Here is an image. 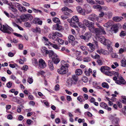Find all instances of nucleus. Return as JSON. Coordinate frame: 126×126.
<instances>
[{
  "label": "nucleus",
  "instance_id": "nucleus-52",
  "mask_svg": "<svg viewBox=\"0 0 126 126\" xmlns=\"http://www.w3.org/2000/svg\"><path fill=\"white\" fill-rule=\"evenodd\" d=\"M111 73L110 71H106L105 73V74L106 75L110 77L112 76V74Z\"/></svg>",
  "mask_w": 126,
  "mask_h": 126
},
{
  "label": "nucleus",
  "instance_id": "nucleus-4",
  "mask_svg": "<svg viewBox=\"0 0 126 126\" xmlns=\"http://www.w3.org/2000/svg\"><path fill=\"white\" fill-rule=\"evenodd\" d=\"M92 36V34L91 32H88L85 33L84 35L80 36V38L84 40L85 42L89 41Z\"/></svg>",
  "mask_w": 126,
  "mask_h": 126
},
{
  "label": "nucleus",
  "instance_id": "nucleus-23",
  "mask_svg": "<svg viewBox=\"0 0 126 126\" xmlns=\"http://www.w3.org/2000/svg\"><path fill=\"white\" fill-rule=\"evenodd\" d=\"M95 24L98 27H99V28L100 29V30H101V32H102V34H106V32L103 27L101 26L99 24L97 23H96Z\"/></svg>",
  "mask_w": 126,
  "mask_h": 126
},
{
  "label": "nucleus",
  "instance_id": "nucleus-38",
  "mask_svg": "<svg viewBox=\"0 0 126 126\" xmlns=\"http://www.w3.org/2000/svg\"><path fill=\"white\" fill-rule=\"evenodd\" d=\"M83 97L81 96H79L77 97V100L80 102H82L83 101Z\"/></svg>",
  "mask_w": 126,
  "mask_h": 126
},
{
  "label": "nucleus",
  "instance_id": "nucleus-21",
  "mask_svg": "<svg viewBox=\"0 0 126 126\" xmlns=\"http://www.w3.org/2000/svg\"><path fill=\"white\" fill-rule=\"evenodd\" d=\"M87 45L89 46V48L91 49L90 50L91 52H93L95 49V47L91 43H89L87 44Z\"/></svg>",
  "mask_w": 126,
  "mask_h": 126
},
{
  "label": "nucleus",
  "instance_id": "nucleus-1",
  "mask_svg": "<svg viewBox=\"0 0 126 126\" xmlns=\"http://www.w3.org/2000/svg\"><path fill=\"white\" fill-rule=\"evenodd\" d=\"M71 21V22L70 24V25L72 27L77 28V24L79 25V26L80 28H82L84 30H85L86 28L85 26L81 24V23H79V19L77 16H73L71 19V20L70 19H68Z\"/></svg>",
  "mask_w": 126,
  "mask_h": 126
},
{
  "label": "nucleus",
  "instance_id": "nucleus-32",
  "mask_svg": "<svg viewBox=\"0 0 126 126\" xmlns=\"http://www.w3.org/2000/svg\"><path fill=\"white\" fill-rule=\"evenodd\" d=\"M101 85L102 87L104 88H106L107 89H108L109 87V86L108 83L105 82L102 83Z\"/></svg>",
  "mask_w": 126,
  "mask_h": 126
},
{
  "label": "nucleus",
  "instance_id": "nucleus-58",
  "mask_svg": "<svg viewBox=\"0 0 126 126\" xmlns=\"http://www.w3.org/2000/svg\"><path fill=\"white\" fill-rule=\"evenodd\" d=\"M28 66L27 65H25L23 66L22 69L26 71L28 69Z\"/></svg>",
  "mask_w": 126,
  "mask_h": 126
},
{
  "label": "nucleus",
  "instance_id": "nucleus-54",
  "mask_svg": "<svg viewBox=\"0 0 126 126\" xmlns=\"http://www.w3.org/2000/svg\"><path fill=\"white\" fill-rule=\"evenodd\" d=\"M24 25L25 26L27 27H31V25L29 23L26 22L24 23Z\"/></svg>",
  "mask_w": 126,
  "mask_h": 126
},
{
  "label": "nucleus",
  "instance_id": "nucleus-13",
  "mask_svg": "<svg viewBox=\"0 0 126 126\" xmlns=\"http://www.w3.org/2000/svg\"><path fill=\"white\" fill-rule=\"evenodd\" d=\"M48 37L50 39L55 41H57L59 38L54 32H53L52 34H49L48 35Z\"/></svg>",
  "mask_w": 126,
  "mask_h": 126
},
{
  "label": "nucleus",
  "instance_id": "nucleus-57",
  "mask_svg": "<svg viewBox=\"0 0 126 126\" xmlns=\"http://www.w3.org/2000/svg\"><path fill=\"white\" fill-rule=\"evenodd\" d=\"M20 7L21 10H19V11L22 12L23 11L24 12L26 11V9L25 7L21 6Z\"/></svg>",
  "mask_w": 126,
  "mask_h": 126
},
{
  "label": "nucleus",
  "instance_id": "nucleus-60",
  "mask_svg": "<svg viewBox=\"0 0 126 126\" xmlns=\"http://www.w3.org/2000/svg\"><path fill=\"white\" fill-rule=\"evenodd\" d=\"M75 113H79V114H80L81 113V112L80 110V109H76L75 111Z\"/></svg>",
  "mask_w": 126,
  "mask_h": 126
},
{
  "label": "nucleus",
  "instance_id": "nucleus-31",
  "mask_svg": "<svg viewBox=\"0 0 126 126\" xmlns=\"http://www.w3.org/2000/svg\"><path fill=\"white\" fill-rule=\"evenodd\" d=\"M52 20L53 21H54L55 23H57L58 24L61 23V22L60 20L58 18L55 17L54 18H53L52 19Z\"/></svg>",
  "mask_w": 126,
  "mask_h": 126
},
{
  "label": "nucleus",
  "instance_id": "nucleus-37",
  "mask_svg": "<svg viewBox=\"0 0 126 126\" xmlns=\"http://www.w3.org/2000/svg\"><path fill=\"white\" fill-rule=\"evenodd\" d=\"M98 3L101 5H103L104 3L103 0H95Z\"/></svg>",
  "mask_w": 126,
  "mask_h": 126
},
{
  "label": "nucleus",
  "instance_id": "nucleus-10",
  "mask_svg": "<svg viewBox=\"0 0 126 126\" xmlns=\"http://www.w3.org/2000/svg\"><path fill=\"white\" fill-rule=\"evenodd\" d=\"M89 19L90 20L94 22L95 20L98 21L99 19V17L97 15L95 14H93L90 15L89 16Z\"/></svg>",
  "mask_w": 126,
  "mask_h": 126
},
{
  "label": "nucleus",
  "instance_id": "nucleus-34",
  "mask_svg": "<svg viewBox=\"0 0 126 126\" xmlns=\"http://www.w3.org/2000/svg\"><path fill=\"white\" fill-rule=\"evenodd\" d=\"M113 120L115 124L117 125H118L120 122V119L119 118L117 117L114 118L113 119Z\"/></svg>",
  "mask_w": 126,
  "mask_h": 126
},
{
  "label": "nucleus",
  "instance_id": "nucleus-22",
  "mask_svg": "<svg viewBox=\"0 0 126 126\" xmlns=\"http://www.w3.org/2000/svg\"><path fill=\"white\" fill-rule=\"evenodd\" d=\"M107 41H108V42H107L106 43V45H107L108 48V50L110 51H112L113 49L110 46V45L111 44V42L110 40Z\"/></svg>",
  "mask_w": 126,
  "mask_h": 126
},
{
  "label": "nucleus",
  "instance_id": "nucleus-40",
  "mask_svg": "<svg viewBox=\"0 0 126 126\" xmlns=\"http://www.w3.org/2000/svg\"><path fill=\"white\" fill-rule=\"evenodd\" d=\"M126 35V32L122 31L120 33V36L121 37L124 36Z\"/></svg>",
  "mask_w": 126,
  "mask_h": 126
},
{
  "label": "nucleus",
  "instance_id": "nucleus-9",
  "mask_svg": "<svg viewBox=\"0 0 126 126\" xmlns=\"http://www.w3.org/2000/svg\"><path fill=\"white\" fill-rule=\"evenodd\" d=\"M98 38L100 42L105 45H106V43L108 42L107 41L109 40L108 39H106L105 37L103 36L98 37Z\"/></svg>",
  "mask_w": 126,
  "mask_h": 126
},
{
  "label": "nucleus",
  "instance_id": "nucleus-39",
  "mask_svg": "<svg viewBox=\"0 0 126 126\" xmlns=\"http://www.w3.org/2000/svg\"><path fill=\"white\" fill-rule=\"evenodd\" d=\"M27 82L29 83L30 84H32L33 81V79L32 78L29 77L27 79Z\"/></svg>",
  "mask_w": 126,
  "mask_h": 126
},
{
  "label": "nucleus",
  "instance_id": "nucleus-45",
  "mask_svg": "<svg viewBox=\"0 0 126 126\" xmlns=\"http://www.w3.org/2000/svg\"><path fill=\"white\" fill-rule=\"evenodd\" d=\"M3 1L4 3H5L8 5L11 6L12 5L11 3H8V1L7 0H2Z\"/></svg>",
  "mask_w": 126,
  "mask_h": 126
},
{
  "label": "nucleus",
  "instance_id": "nucleus-5",
  "mask_svg": "<svg viewBox=\"0 0 126 126\" xmlns=\"http://www.w3.org/2000/svg\"><path fill=\"white\" fill-rule=\"evenodd\" d=\"M1 31L4 33L10 34L11 33V32H13L14 31V30L11 27L8 25L6 26L3 25V28L2 29H1Z\"/></svg>",
  "mask_w": 126,
  "mask_h": 126
},
{
  "label": "nucleus",
  "instance_id": "nucleus-43",
  "mask_svg": "<svg viewBox=\"0 0 126 126\" xmlns=\"http://www.w3.org/2000/svg\"><path fill=\"white\" fill-rule=\"evenodd\" d=\"M106 15L108 16L109 18H110L112 17V13L111 12H109L106 14Z\"/></svg>",
  "mask_w": 126,
  "mask_h": 126
},
{
  "label": "nucleus",
  "instance_id": "nucleus-14",
  "mask_svg": "<svg viewBox=\"0 0 126 126\" xmlns=\"http://www.w3.org/2000/svg\"><path fill=\"white\" fill-rule=\"evenodd\" d=\"M75 38L73 35H69L68 36V41L70 42H72V44L73 46L74 45V44L75 43H78V42L76 41H75L73 42V41L75 40Z\"/></svg>",
  "mask_w": 126,
  "mask_h": 126
},
{
  "label": "nucleus",
  "instance_id": "nucleus-46",
  "mask_svg": "<svg viewBox=\"0 0 126 126\" xmlns=\"http://www.w3.org/2000/svg\"><path fill=\"white\" fill-rule=\"evenodd\" d=\"M58 43L62 45L64 43V41L61 39H59L57 40Z\"/></svg>",
  "mask_w": 126,
  "mask_h": 126
},
{
  "label": "nucleus",
  "instance_id": "nucleus-41",
  "mask_svg": "<svg viewBox=\"0 0 126 126\" xmlns=\"http://www.w3.org/2000/svg\"><path fill=\"white\" fill-rule=\"evenodd\" d=\"M54 33L57 36H58L59 37H62L63 36V35L59 32H56Z\"/></svg>",
  "mask_w": 126,
  "mask_h": 126
},
{
  "label": "nucleus",
  "instance_id": "nucleus-28",
  "mask_svg": "<svg viewBox=\"0 0 126 126\" xmlns=\"http://www.w3.org/2000/svg\"><path fill=\"white\" fill-rule=\"evenodd\" d=\"M75 72L76 74V75L77 76H79L82 73V72L81 69H78L76 70Z\"/></svg>",
  "mask_w": 126,
  "mask_h": 126
},
{
  "label": "nucleus",
  "instance_id": "nucleus-6",
  "mask_svg": "<svg viewBox=\"0 0 126 126\" xmlns=\"http://www.w3.org/2000/svg\"><path fill=\"white\" fill-rule=\"evenodd\" d=\"M89 31L93 33H94L96 35H98L101 34V33H102V32L100 29L99 28H95L94 26V25H93L91 28L89 29Z\"/></svg>",
  "mask_w": 126,
  "mask_h": 126
},
{
  "label": "nucleus",
  "instance_id": "nucleus-29",
  "mask_svg": "<svg viewBox=\"0 0 126 126\" xmlns=\"http://www.w3.org/2000/svg\"><path fill=\"white\" fill-rule=\"evenodd\" d=\"M100 106L105 109H107V104L104 102H101L100 104Z\"/></svg>",
  "mask_w": 126,
  "mask_h": 126
},
{
  "label": "nucleus",
  "instance_id": "nucleus-59",
  "mask_svg": "<svg viewBox=\"0 0 126 126\" xmlns=\"http://www.w3.org/2000/svg\"><path fill=\"white\" fill-rule=\"evenodd\" d=\"M117 104L119 107L120 108L122 107V105L121 102L119 101H117Z\"/></svg>",
  "mask_w": 126,
  "mask_h": 126
},
{
  "label": "nucleus",
  "instance_id": "nucleus-47",
  "mask_svg": "<svg viewBox=\"0 0 126 126\" xmlns=\"http://www.w3.org/2000/svg\"><path fill=\"white\" fill-rule=\"evenodd\" d=\"M59 86L58 84L56 85L54 87V90L55 91H58L59 90Z\"/></svg>",
  "mask_w": 126,
  "mask_h": 126
},
{
  "label": "nucleus",
  "instance_id": "nucleus-64",
  "mask_svg": "<svg viewBox=\"0 0 126 126\" xmlns=\"http://www.w3.org/2000/svg\"><path fill=\"white\" fill-rule=\"evenodd\" d=\"M32 122V121L30 119H28L27 121V123L28 125H30Z\"/></svg>",
  "mask_w": 126,
  "mask_h": 126
},
{
  "label": "nucleus",
  "instance_id": "nucleus-12",
  "mask_svg": "<svg viewBox=\"0 0 126 126\" xmlns=\"http://www.w3.org/2000/svg\"><path fill=\"white\" fill-rule=\"evenodd\" d=\"M39 66L41 68H44L46 66V64L45 61L42 59L39 60Z\"/></svg>",
  "mask_w": 126,
  "mask_h": 126
},
{
  "label": "nucleus",
  "instance_id": "nucleus-42",
  "mask_svg": "<svg viewBox=\"0 0 126 126\" xmlns=\"http://www.w3.org/2000/svg\"><path fill=\"white\" fill-rule=\"evenodd\" d=\"M58 27H57V30L60 31L63 30V28L62 26L59 25V24H58Z\"/></svg>",
  "mask_w": 126,
  "mask_h": 126
},
{
  "label": "nucleus",
  "instance_id": "nucleus-17",
  "mask_svg": "<svg viewBox=\"0 0 126 126\" xmlns=\"http://www.w3.org/2000/svg\"><path fill=\"white\" fill-rule=\"evenodd\" d=\"M77 11L83 15H85L86 11L85 10L82 9L80 6H78L77 8Z\"/></svg>",
  "mask_w": 126,
  "mask_h": 126
},
{
  "label": "nucleus",
  "instance_id": "nucleus-33",
  "mask_svg": "<svg viewBox=\"0 0 126 126\" xmlns=\"http://www.w3.org/2000/svg\"><path fill=\"white\" fill-rule=\"evenodd\" d=\"M32 63L35 66H36L38 64V61L35 58H33L32 59Z\"/></svg>",
  "mask_w": 126,
  "mask_h": 126
},
{
  "label": "nucleus",
  "instance_id": "nucleus-49",
  "mask_svg": "<svg viewBox=\"0 0 126 126\" xmlns=\"http://www.w3.org/2000/svg\"><path fill=\"white\" fill-rule=\"evenodd\" d=\"M58 23H57L55 24L54 25H53L52 27V29L54 30H57V27H58Z\"/></svg>",
  "mask_w": 126,
  "mask_h": 126
},
{
  "label": "nucleus",
  "instance_id": "nucleus-11",
  "mask_svg": "<svg viewBox=\"0 0 126 126\" xmlns=\"http://www.w3.org/2000/svg\"><path fill=\"white\" fill-rule=\"evenodd\" d=\"M115 82L119 85L125 84L126 83V81L122 77L118 79Z\"/></svg>",
  "mask_w": 126,
  "mask_h": 126
},
{
  "label": "nucleus",
  "instance_id": "nucleus-24",
  "mask_svg": "<svg viewBox=\"0 0 126 126\" xmlns=\"http://www.w3.org/2000/svg\"><path fill=\"white\" fill-rule=\"evenodd\" d=\"M113 22L112 21L109 20L108 22L105 24L104 25V27H109L112 26V25Z\"/></svg>",
  "mask_w": 126,
  "mask_h": 126
},
{
  "label": "nucleus",
  "instance_id": "nucleus-56",
  "mask_svg": "<svg viewBox=\"0 0 126 126\" xmlns=\"http://www.w3.org/2000/svg\"><path fill=\"white\" fill-rule=\"evenodd\" d=\"M87 2L91 4H93L95 3V2L93 0H86Z\"/></svg>",
  "mask_w": 126,
  "mask_h": 126
},
{
  "label": "nucleus",
  "instance_id": "nucleus-62",
  "mask_svg": "<svg viewBox=\"0 0 126 126\" xmlns=\"http://www.w3.org/2000/svg\"><path fill=\"white\" fill-rule=\"evenodd\" d=\"M22 4L26 6H30V4L29 3L25 1L23 2Z\"/></svg>",
  "mask_w": 126,
  "mask_h": 126
},
{
  "label": "nucleus",
  "instance_id": "nucleus-36",
  "mask_svg": "<svg viewBox=\"0 0 126 126\" xmlns=\"http://www.w3.org/2000/svg\"><path fill=\"white\" fill-rule=\"evenodd\" d=\"M96 62L99 65H101L103 64L102 61L101 59H98L97 60Z\"/></svg>",
  "mask_w": 126,
  "mask_h": 126
},
{
  "label": "nucleus",
  "instance_id": "nucleus-51",
  "mask_svg": "<svg viewBox=\"0 0 126 126\" xmlns=\"http://www.w3.org/2000/svg\"><path fill=\"white\" fill-rule=\"evenodd\" d=\"M13 33L17 37H19L20 38H22L23 37L22 35L19 34L15 32H14Z\"/></svg>",
  "mask_w": 126,
  "mask_h": 126
},
{
  "label": "nucleus",
  "instance_id": "nucleus-19",
  "mask_svg": "<svg viewBox=\"0 0 126 126\" xmlns=\"http://www.w3.org/2000/svg\"><path fill=\"white\" fill-rule=\"evenodd\" d=\"M49 67L51 70H52L54 69V67L53 65V62L51 60H49L48 61Z\"/></svg>",
  "mask_w": 126,
  "mask_h": 126
},
{
  "label": "nucleus",
  "instance_id": "nucleus-25",
  "mask_svg": "<svg viewBox=\"0 0 126 126\" xmlns=\"http://www.w3.org/2000/svg\"><path fill=\"white\" fill-rule=\"evenodd\" d=\"M121 66L124 67H126V61L125 58H123L121 60Z\"/></svg>",
  "mask_w": 126,
  "mask_h": 126
},
{
  "label": "nucleus",
  "instance_id": "nucleus-30",
  "mask_svg": "<svg viewBox=\"0 0 126 126\" xmlns=\"http://www.w3.org/2000/svg\"><path fill=\"white\" fill-rule=\"evenodd\" d=\"M50 43L51 45V46L55 49H60L59 46H58L56 44H52L51 43Z\"/></svg>",
  "mask_w": 126,
  "mask_h": 126
},
{
  "label": "nucleus",
  "instance_id": "nucleus-15",
  "mask_svg": "<svg viewBox=\"0 0 126 126\" xmlns=\"http://www.w3.org/2000/svg\"><path fill=\"white\" fill-rule=\"evenodd\" d=\"M118 27L117 24H115L111 28L110 31L114 33H117L118 31Z\"/></svg>",
  "mask_w": 126,
  "mask_h": 126
},
{
  "label": "nucleus",
  "instance_id": "nucleus-18",
  "mask_svg": "<svg viewBox=\"0 0 126 126\" xmlns=\"http://www.w3.org/2000/svg\"><path fill=\"white\" fill-rule=\"evenodd\" d=\"M54 57H52V61L54 63L56 64H57L60 62V60L58 56L57 55Z\"/></svg>",
  "mask_w": 126,
  "mask_h": 126
},
{
  "label": "nucleus",
  "instance_id": "nucleus-26",
  "mask_svg": "<svg viewBox=\"0 0 126 126\" xmlns=\"http://www.w3.org/2000/svg\"><path fill=\"white\" fill-rule=\"evenodd\" d=\"M123 19L122 17H120L118 16L114 17L113 18V20L116 22H118L121 21Z\"/></svg>",
  "mask_w": 126,
  "mask_h": 126
},
{
  "label": "nucleus",
  "instance_id": "nucleus-63",
  "mask_svg": "<svg viewBox=\"0 0 126 126\" xmlns=\"http://www.w3.org/2000/svg\"><path fill=\"white\" fill-rule=\"evenodd\" d=\"M68 10V8L66 7H64L61 9V10L62 12L67 11Z\"/></svg>",
  "mask_w": 126,
  "mask_h": 126
},
{
  "label": "nucleus",
  "instance_id": "nucleus-27",
  "mask_svg": "<svg viewBox=\"0 0 126 126\" xmlns=\"http://www.w3.org/2000/svg\"><path fill=\"white\" fill-rule=\"evenodd\" d=\"M93 7L94 8H96L98 9L100 11L102 9L103 10H108V8L107 7H106V8L104 9L103 8L102 9L101 7L98 5H97L93 6Z\"/></svg>",
  "mask_w": 126,
  "mask_h": 126
},
{
  "label": "nucleus",
  "instance_id": "nucleus-53",
  "mask_svg": "<svg viewBox=\"0 0 126 126\" xmlns=\"http://www.w3.org/2000/svg\"><path fill=\"white\" fill-rule=\"evenodd\" d=\"M7 86L9 88H10L12 86V83L11 82L9 81L6 84Z\"/></svg>",
  "mask_w": 126,
  "mask_h": 126
},
{
  "label": "nucleus",
  "instance_id": "nucleus-44",
  "mask_svg": "<svg viewBox=\"0 0 126 126\" xmlns=\"http://www.w3.org/2000/svg\"><path fill=\"white\" fill-rule=\"evenodd\" d=\"M40 20V19L37 18H36L34 19V20H33V23L36 24L38 23V22L39 20Z\"/></svg>",
  "mask_w": 126,
  "mask_h": 126
},
{
  "label": "nucleus",
  "instance_id": "nucleus-2",
  "mask_svg": "<svg viewBox=\"0 0 126 126\" xmlns=\"http://www.w3.org/2000/svg\"><path fill=\"white\" fill-rule=\"evenodd\" d=\"M62 66L60 68L57 70L58 73L61 75H64L68 72L67 68L69 66L68 63L64 64L65 61H62L61 62Z\"/></svg>",
  "mask_w": 126,
  "mask_h": 126
},
{
  "label": "nucleus",
  "instance_id": "nucleus-7",
  "mask_svg": "<svg viewBox=\"0 0 126 126\" xmlns=\"http://www.w3.org/2000/svg\"><path fill=\"white\" fill-rule=\"evenodd\" d=\"M20 18L21 20L23 21H26L30 19H32L33 18L32 16L29 14L22 15L21 16Z\"/></svg>",
  "mask_w": 126,
  "mask_h": 126
},
{
  "label": "nucleus",
  "instance_id": "nucleus-16",
  "mask_svg": "<svg viewBox=\"0 0 126 126\" xmlns=\"http://www.w3.org/2000/svg\"><path fill=\"white\" fill-rule=\"evenodd\" d=\"M41 51L43 54V55L44 56H46L47 54H48L49 51L45 47H43L42 48Z\"/></svg>",
  "mask_w": 126,
  "mask_h": 126
},
{
  "label": "nucleus",
  "instance_id": "nucleus-55",
  "mask_svg": "<svg viewBox=\"0 0 126 126\" xmlns=\"http://www.w3.org/2000/svg\"><path fill=\"white\" fill-rule=\"evenodd\" d=\"M112 57L113 58H117L118 57V56L116 53H114L112 54Z\"/></svg>",
  "mask_w": 126,
  "mask_h": 126
},
{
  "label": "nucleus",
  "instance_id": "nucleus-20",
  "mask_svg": "<svg viewBox=\"0 0 126 126\" xmlns=\"http://www.w3.org/2000/svg\"><path fill=\"white\" fill-rule=\"evenodd\" d=\"M48 53V54L49 57L50 58H51L52 59V57H54L57 55L52 50H50L49 51V52Z\"/></svg>",
  "mask_w": 126,
  "mask_h": 126
},
{
  "label": "nucleus",
  "instance_id": "nucleus-35",
  "mask_svg": "<svg viewBox=\"0 0 126 126\" xmlns=\"http://www.w3.org/2000/svg\"><path fill=\"white\" fill-rule=\"evenodd\" d=\"M14 5L16 7L18 8L19 10H21L20 7L21 5L20 4L17 3H15Z\"/></svg>",
  "mask_w": 126,
  "mask_h": 126
},
{
  "label": "nucleus",
  "instance_id": "nucleus-50",
  "mask_svg": "<svg viewBox=\"0 0 126 126\" xmlns=\"http://www.w3.org/2000/svg\"><path fill=\"white\" fill-rule=\"evenodd\" d=\"M9 8L13 12H16L17 11V9L13 7L12 6L9 7Z\"/></svg>",
  "mask_w": 126,
  "mask_h": 126
},
{
  "label": "nucleus",
  "instance_id": "nucleus-3",
  "mask_svg": "<svg viewBox=\"0 0 126 126\" xmlns=\"http://www.w3.org/2000/svg\"><path fill=\"white\" fill-rule=\"evenodd\" d=\"M79 79L78 77L76 75H72L71 77H69L66 81V83L69 86H71L72 84L76 85Z\"/></svg>",
  "mask_w": 126,
  "mask_h": 126
},
{
  "label": "nucleus",
  "instance_id": "nucleus-8",
  "mask_svg": "<svg viewBox=\"0 0 126 126\" xmlns=\"http://www.w3.org/2000/svg\"><path fill=\"white\" fill-rule=\"evenodd\" d=\"M83 22V24L87 27H88L89 30L90 28H91L94 25V23L92 22H90L86 19H84Z\"/></svg>",
  "mask_w": 126,
  "mask_h": 126
},
{
  "label": "nucleus",
  "instance_id": "nucleus-61",
  "mask_svg": "<svg viewBox=\"0 0 126 126\" xmlns=\"http://www.w3.org/2000/svg\"><path fill=\"white\" fill-rule=\"evenodd\" d=\"M9 66L11 68H14L16 66H17V65L16 64H10L9 65Z\"/></svg>",
  "mask_w": 126,
  "mask_h": 126
},
{
  "label": "nucleus",
  "instance_id": "nucleus-48",
  "mask_svg": "<svg viewBox=\"0 0 126 126\" xmlns=\"http://www.w3.org/2000/svg\"><path fill=\"white\" fill-rule=\"evenodd\" d=\"M90 60L89 57H86L83 59V61L84 62H88L90 61Z\"/></svg>",
  "mask_w": 126,
  "mask_h": 126
}]
</instances>
